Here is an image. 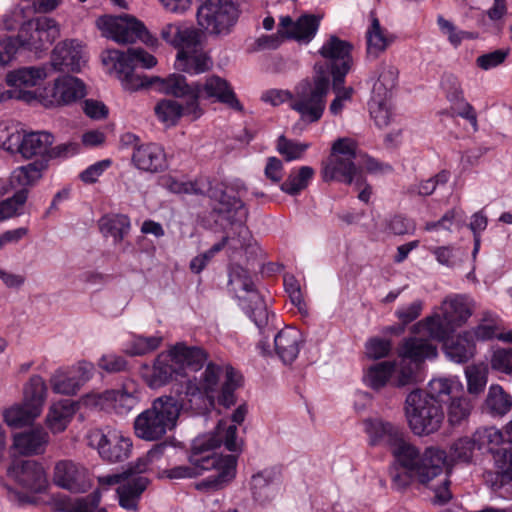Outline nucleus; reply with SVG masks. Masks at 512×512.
Returning a JSON list of instances; mask_svg holds the SVG:
<instances>
[{"mask_svg":"<svg viewBox=\"0 0 512 512\" xmlns=\"http://www.w3.org/2000/svg\"><path fill=\"white\" fill-rule=\"evenodd\" d=\"M54 142V136L49 132H20L16 131L7 138V149L19 152L29 159L38 157L44 159L48 155L49 147Z\"/></svg>","mask_w":512,"mask_h":512,"instance_id":"6ab92c4d","label":"nucleus"},{"mask_svg":"<svg viewBox=\"0 0 512 512\" xmlns=\"http://www.w3.org/2000/svg\"><path fill=\"white\" fill-rule=\"evenodd\" d=\"M363 426L372 446L383 445L391 449L404 434L401 428L380 418L365 419Z\"/></svg>","mask_w":512,"mask_h":512,"instance_id":"cd10ccee","label":"nucleus"},{"mask_svg":"<svg viewBox=\"0 0 512 512\" xmlns=\"http://www.w3.org/2000/svg\"><path fill=\"white\" fill-rule=\"evenodd\" d=\"M444 342V352L446 356L455 363H466L473 358L476 345L473 342V335L470 331H464L455 338L448 339Z\"/></svg>","mask_w":512,"mask_h":512,"instance_id":"2f4dec72","label":"nucleus"},{"mask_svg":"<svg viewBox=\"0 0 512 512\" xmlns=\"http://www.w3.org/2000/svg\"><path fill=\"white\" fill-rule=\"evenodd\" d=\"M241 305L260 331L268 325L269 312L259 292H252L251 298L246 303L242 302Z\"/></svg>","mask_w":512,"mask_h":512,"instance_id":"8fccbe9b","label":"nucleus"},{"mask_svg":"<svg viewBox=\"0 0 512 512\" xmlns=\"http://www.w3.org/2000/svg\"><path fill=\"white\" fill-rule=\"evenodd\" d=\"M86 94V85L81 79L63 75L41 89L40 103L47 108L64 106L82 99Z\"/></svg>","mask_w":512,"mask_h":512,"instance_id":"f3484780","label":"nucleus"},{"mask_svg":"<svg viewBox=\"0 0 512 512\" xmlns=\"http://www.w3.org/2000/svg\"><path fill=\"white\" fill-rule=\"evenodd\" d=\"M457 387L458 384L450 379H433L429 382L428 390L424 392V395L434 399L438 404H441L451 399V394Z\"/></svg>","mask_w":512,"mask_h":512,"instance_id":"5fc2aeb1","label":"nucleus"},{"mask_svg":"<svg viewBox=\"0 0 512 512\" xmlns=\"http://www.w3.org/2000/svg\"><path fill=\"white\" fill-rule=\"evenodd\" d=\"M405 404L408 425L415 435H429L440 428L444 419L442 406L423 391L413 390Z\"/></svg>","mask_w":512,"mask_h":512,"instance_id":"9b49d317","label":"nucleus"},{"mask_svg":"<svg viewBox=\"0 0 512 512\" xmlns=\"http://www.w3.org/2000/svg\"><path fill=\"white\" fill-rule=\"evenodd\" d=\"M75 411L76 403L70 399H64L54 403L50 407L46 417L48 427L53 433L64 431Z\"/></svg>","mask_w":512,"mask_h":512,"instance_id":"4c0bfd02","label":"nucleus"},{"mask_svg":"<svg viewBox=\"0 0 512 512\" xmlns=\"http://www.w3.org/2000/svg\"><path fill=\"white\" fill-rule=\"evenodd\" d=\"M163 338L161 336L134 335L127 344L125 353L129 356H142L158 349Z\"/></svg>","mask_w":512,"mask_h":512,"instance_id":"603ef678","label":"nucleus"},{"mask_svg":"<svg viewBox=\"0 0 512 512\" xmlns=\"http://www.w3.org/2000/svg\"><path fill=\"white\" fill-rule=\"evenodd\" d=\"M47 386L39 375H33L23 389V402L4 412L7 425L19 428L30 424L41 414L46 399Z\"/></svg>","mask_w":512,"mask_h":512,"instance_id":"4468645a","label":"nucleus"},{"mask_svg":"<svg viewBox=\"0 0 512 512\" xmlns=\"http://www.w3.org/2000/svg\"><path fill=\"white\" fill-rule=\"evenodd\" d=\"M28 29H34L38 33V47L40 52L49 48V46L59 36V29L56 21L46 16H39L27 21Z\"/></svg>","mask_w":512,"mask_h":512,"instance_id":"a19ab883","label":"nucleus"},{"mask_svg":"<svg viewBox=\"0 0 512 512\" xmlns=\"http://www.w3.org/2000/svg\"><path fill=\"white\" fill-rule=\"evenodd\" d=\"M351 50L352 45L349 42L331 36L319 51L325 61L316 63L315 66H321L323 74H326L328 79L332 76L335 89L344 83L350 69Z\"/></svg>","mask_w":512,"mask_h":512,"instance_id":"dca6fc26","label":"nucleus"},{"mask_svg":"<svg viewBox=\"0 0 512 512\" xmlns=\"http://www.w3.org/2000/svg\"><path fill=\"white\" fill-rule=\"evenodd\" d=\"M314 174L315 171L310 166H302L298 169H293L287 179L280 185V189L288 195H298L302 190L307 188Z\"/></svg>","mask_w":512,"mask_h":512,"instance_id":"de8ad7c7","label":"nucleus"},{"mask_svg":"<svg viewBox=\"0 0 512 512\" xmlns=\"http://www.w3.org/2000/svg\"><path fill=\"white\" fill-rule=\"evenodd\" d=\"M278 472L265 469L252 476L251 491L255 501L263 504L275 497L279 489Z\"/></svg>","mask_w":512,"mask_h":512,"instance_id":"473e14b6","label":"nucleus"},{"mask_svg":"<svg viewBox=\"0 0 512 512\" xmlns=\"http://www.w3.org/2000/svg\"><path fill=\"white\" fill-rule=\"evenodd\" d=\"M108 60L113 64L125 89L136 91L153 85L159 87V81L154 80V77L148 79L137 71L139 67L149 69L157 64L156 58L144 49L129 48L127 52L109 50Z\"/></svg>","mask_w":512,"mask_h":512,"instance_id":"1a4fd4ad","label":"nucleus"},{"mask_svg":"<svg viewBox=\"0 0 512 512\" xmlns=\"http://www.w3.org/2000/svg\"><path fill=\"white\" fill-rule=\"evenodd\" d=\"M203 32L182 23L178 43L175 66L186 73L197 75L208 71L212 66L211 58L202 51Z\"/></svg>","mask_w":512,"mask_h":512,"instance_id":"f8f14e48","label":"nucleus"},{"mask_svg":"<svg viewBox=\"0 0 512 512\" xmlns=\"http://www.w3.org/2000/svg\"><path fill=\"white\" fill-rule=\"evenodd\" d=\"M417 370L418 367L402 361L400 369L395 371V376L391 379L392 385L402 388L415 384L417 381Z\"/></svg>","mask_w":512,"mask_h":512,"instance_id":"e2e57ef3","label":"nucleus"},{"mask_svg":"<svg viewBox=\"0 0 512 512\" xmlns=\"http://www.w3.org/2000/svg\"><path fill=\"white\" fill-rule=\"evenodd\" d=\"M141 376L150 388H160L181 377V367H177L170 349L168 353H160L152 366L142 365Z\"/></svg>","mask_w":512,"mask_h":512,"instance_id":"412c9836","label":"nucleus"},{"mask_svg":"<svg viewBox=\"0 0 512 512\" xmlns=\"http://www.w3.org/2000/svg\"><path fill=\"white\" fill-rule=\"evenodd\" d=\"M207 194L215 202L212 212L232 226L231 232L228 233L229 249L235 252L247 248L252 236L246 225L248 210L243 201L221 185L209 187Z\"/></svg>","mask_w":512,"mask_h":512,"instance_id":"423d86ee","label":"nucleus"},{"mask_svg":"<svg viewBox=\"0 0 512 512\" xmlns=\"http://www.w3.org/2000/svg\"><path fill=\"white\" fill-rule=\"evenodd\" d=\"M54 483L72 493H84L90 486L88 471L72 460L58 461L54 467Z\"/></svg>","mask_w":512,"mask_h":512,"instance_id":"5701e85b","label":"nucleus"},{"mask_svg":"<svg viewBox=\"0 0 512 512\" xmlns=\"http://www.w3.org/2000/svg\"><path fill=\"white\" fill-rule=\"evenodd\" d=\"M130 219L123 214L107 215L99 220V228L104 236H111L120 242L130 230Z\"/></svg>","mask_w":512,"mask_h":512,"instance_id":"37998d69","label":"nucleus"},{"mask_svg":"<svg viewBox=\"0 0 512 512\" xmlns=\"http://www.w3.org/2000/svg\"><path fill=\"white\" fill-rule=\"evenodd\" d=\"M488 366L481 363L468 366L465 370L469 394L478 396L484 392L488 381Z\"/></svg>","mask_w":512,"mask_h":512,"instance_id":"3c124183","label":"nucleus"},{"mask_svg":"<svg viewBox=\"0 0 512 512\" xmlns=\"http://www.w3.org/2000/svg\"><path fill=\"white\" fill-rule=\"evenodd\" d=\"M38 37L37 31L34 29H28L27 22H25L20 27L19 32L14 39L18 41L19 49L23 48L38 54L40 52V48L38 47Z\"/></svg>","mask_w":512,"mask_h":512,"instance_id":"0e129e2a","label":"nucleus"},{"mask_svg":"<svg viewBox=\"0 0 512 512\" xmlns=\"http://www.w3.org/2000/svg\"><path fill=\"white\" fill-rule=\"evenodd\" d=\"M182 405L173 396H160L134 420L135 435L145 441H158L175 428Z\"/></svg>","mask_w":512,"mask_h":512,"instance_id":"0eeeda50","label":"nucleus"},{"mask_svg":"<svg viewBox=\"0 0 512 512\" xmlns=\"http://www.w3.org/2000/svg\"><path fill=\"white\" fill-rule=\"evenodd\" d=\"M390 451L395 463L414 472L417 482L424 485L443 473L447 461L446 451L438 447L430 446L420 453L416 446L406 440L405 433Z\"/></svg>","mask_w":512,"mask_h":512,"instance_id":"39448f33","label":"nucleus"},{"mask_svg":"<svg viewBox=\"0 0 512 512\" xmlns=\"http://www.w3.org/2000/svg\"><path fill=\"white\" fill-rule=\"evenodd\" d=\"M309 145L286 138L284 135L278 137L276 149L286 161L300 159Z\"/></svg>","mask_w":512,"mask_h":512,"instance_id":"bf43d9fd","label":"nucleus"},{"mask_svg":"<svg viewBox=\"0 0 512 512\" xmlns=\"http://www.w3.org/2000/svg\"><path fill=\"white\" fill-rule=\"evenodd\" d=\"M389 474L392 481V487L398 491H403L408 488L413 481L416 480V474L410 469L402 468L398 464H394L389 469Z\"/></svg>","mask_w":512,"mask_h":512,"instance_id":"680f3d73","label":"nucleus"},{"mask_svg":"<svg viewBox=\"0 0 512 512\" xmlns=\"http://www.w3.org/2000/svg\"><path fill=\"white\" fill-rule=\"evenodd\" d=\"M47 167L46 159H36L25 166L18 167L12 174V183L23 188L33 186L42 177Z\"/></svg>","mask_w":512,"mask_h":512,"instance_id":"a18cd8bd","label":"nucleus"},{"mask_svg":"<svg viewBox=\"0 0 512 512\" xmlns=\"http://www.w3.org/2000/svg\"><path fill=\"white\" fill-rule=\"evenodd\" d=\"M131 160L137 169L148 173L162 172L168 166L166 153L163 147L157 143L137 145Z\"/></svg>","mask_w":512,"mask_h":512,"instance_id":"a878e982","label":"nucleus"},{"mask_svg":"<svg viewBox=\"0 0 512 512\" xmlns=\"http://www.w3.org/2000/svg\"><path fill=\"white\" fill-rule=\"evenodd\" d=\"M478 450H486L493 457L497 448L512 445L510 441H504L502 432L495 427L479 428L473 433Z\"/></svg>","mask_w":512,"mask_h":512,"instance_id":"49530a36","label":"nucleus"},{"mask_svg":"<svg viewBox=\"0 0 512 512\" xmlns=\"http://www.w3.org/2000/svg\"><path fill=\"white\" fill-rule=\"evenodd\" d=\"M367 38V53L369 56H373L377 58L378 55L385 51L387 47L393 41L392 38H389L385 30L382 29L379 20L376 17H373L371 26L366 33Z\"/></svg>","mask_w":512,"mask_h":512,"instance_id":"09e8293b","label":"nucleus"},{"mask_svg":"<svg viewBox=\"0 0 512 512\" xmlns=\"http://www.w3.org/2000/svg\"><path fill=\"white\" fill-rule=\"evenodd\" d=\"M483 408L492 417H503L512 409V396L502 386L493 384L489 387Z\"/></svg>","mask_w":512,"mask_h":512,"instance_id":"58836bf2","label":"nucleus"},{"mask_svg":"<svg viewBox=\"0 0 512 512\" xmlns=\"http://www.w3.org/2000/svg\"><path fill=\"white\" fill-rule=\"evenodd\" d=\"M51 386L55 393L73 395L80 389L81 385L76 380L75 375H67L63 371H57L51 377Z\"/></svg>","mask_w":512,"mask_h":512,"instance_id":"13d9d810","label":"nucleus"},{"mask_svg":"<svg viewBox=\"0 0 512 512\" xmlns=\"http://www.w3.org/2000/svg\"><path fill=\"white\" fill-rule=\"evenodd\" d=\"M46 77L47 71L43 66L21 67L7 73L6 83L10 87L30 88L38 85Z\"/></svg>","mask_w":512,"mask_h":512,"instance_id":"e433bc0d","label":"nucleus"},{"mask_svg":"<svg viewBox=\"0 0 512 512\" xmlns=\"http://www.w3.org/2000/svg\"><path fill=\"white\" fill-rule=\"evenodd\" d=\"M98 366L108 373H119L128 369V362L122 356L107 354L99 359Z\"/></svg>","mask_w":512,"mask_h":512,"instance_id":"69168bd1","label":"nucleus"},{"mask_svg":"<svg viewBox=\"0 0 512 512\" xmlns=\"http://www.w3.org/2000/svg\"><path fill=\"white\" fill-rule=\"evenodd\" d=\"M512 350L498 349L493 353L491 359V366L494 370H498L504 373L512 372Z\"/></svg>","mask_w":512,"mask_h":512,"instance_id":"774afa93","label":"nucleus"},{"mask_svg":"<svg viewBox=\"0 0 512 512\" xmlns=\"http://www.w3.org/2000/svg\"><path fill=\"white\" fill-rule=\"evenodd\" d=\"M391 350V341L382 338H372L366 344V354L369 358L380 359L386 357Z\"/></svg>","mask_w":512,"mask_h":512,"instance_id":"338daca9","label":"nucleus"},{"mask_svg":"<svg viewBox=\"0 0 512 512\" xmlns=\"http://www.w3.org/2000/svg\"><path fill=\"white\" fill-rule=\"evenodd\" d=\"M139 403L137 394L125 390L116 391L113 398V409L119 415H127Z\"/></svg>","mask_w":512,"mask_h":512,"instance_id":"052dcab7","label":"nucleus"},{"mask_svg":"<svg viewBox=\"0 0 512 512\" xmlns=\"http://www.w3.org/2000/svg\"><path fill=\"white\" fill-rule=\"evenodd\" d=\"M472 404L466 397H453L448 408V421L451 425H459L467 420Z\"/></svg>","mask_w":512,"mask_h":512,"instance_id":"4d7b16f0","label":"nucleus"},{"mask_svg":"<svg viewBox=\"0 0 512 512\" xmlns=\"http://www.w3.org/2000/svg\"><path fill=\"white\" fill-rule=\"evenodd\" d=\"M159 81L158 90L162 93L172 95L177 98H186V104L181 105L173 99H162L154 107L157 118L169 125H175L182 116H188L191 120H196L203 114L199 106L200 86L189 85L187 79L182 74H171L166 78L155 77Z\"/></svg>","mask_w":512,"mask_h":512,"instance_id":"20e7f679","label":"nucleus"},{"mask_svg":"<svg viewBox=\"0 0 512 512\" xmlns=\"http://www.w3.org/2000/svg\"><path fill=\"white\" fill-rule=\"evenodd\" d=\"M240 15L232 0H203L197 11L198 24L212 36L229 35Z\"/></svg>","mask_w":512,"mask_h":512,"instance_id":"ddd939ff","label":"nucleus"},{"mask_svg":"<svg viewBox=\"0 0 512 512\" xmlns=\"http://www.w3.org/2000/svg\"><path fill=\"white\" fill-rule=\"evenodd\" d=\"M96 25L103 36L119 44H130L140 40L152 45L156 41L141 21L128 14L101 16L96 20Z\"/></svg>","mask_w":512,"mask_h":512,"instance_id":"2eb2a0df","label":"nucleus"},{"mask_svg":"<svg viewBox=\"0 0 512 512\" xmlns=\"http://www.w3.org/2000/svg\"><path fill=\"white\" fill-rule=\"evenodd\" d=\"M86 64L83 46L77 40H65L58 43L51 55V65L60 72H80Z\"/></svg>","mask_w":512,"mask_h":512,"instance_id":"b1692460","label":"nucleus"},{"mask_svg":"<svg viewBox=\"0 0 512 512\" xmlns=\"http://www.w3.org/2000/svg\"><path fill=\"white\" fill-rule=\"evenodd\" d=\"M477 449V444L473 435L471 437H461L455 440L446 453L447 461L445 468H448L453 463H470L473 459L474 451Z\"/></svg>","mask_w":512,"mask_h":512,"instance_id":"79ce46f5","label":"nucleus"},{"mask_svg":"<svg viewBox=\"0 0 512 512\" xmlns=\"http://www.w3.org/2000/svg\"><path fill=\"white\" fill-rule=\"evenodd\" d=\"M93 441L102 459L117 463L129 458L132 451V440L117 430H108L106 433L96 432Z\"/></svg>","mask_w":512,"mask_h":512,"instance_id":"aec40b11","label":"nucleus"},{"mask_svg":"<svg viewBox=\"0 0 512 512\" xmlns=\"http://www.w3.org/2000/svg\"><path fill=\"white\" fill-rule=\"evenodd\" d=\"M320 18L312 14H304L294 21L290 16H282L279 22V33L286 39L299 42H310L316 35Z\"/></svg>","mask_w":512,"mask_h":512,"instance_id":"393cba45","label":"nucleus"},{"mask_svg":"<svg viewBox=\"0 0 512 512\" xmlns=\"http://www.w3.org/2000/svg\"><path fill=\"white\" fill-rule=\"evenodd\" d=\"M312 80H302L294 89L290 107L300 115L305 123L318 122L326 108V98L330 88V79L323 74L321 66H314Z\"/></svg>","mask_w":512,"mask_h":512,"instance_id":"6e6552de","label":"nucleus"},{"mask_svg":"<svg viewBox=\"0 0 512 512\" xmlns=\"http://www.w3.org/2000/svg\"><path fill=\"white\" fill-rule=\"evenodd\" d=\"M192 85L200 86V96L204 93L205 98H215L218 102L238 112H242L244 109L229 82L217 75L208 77L203 85L199 83Z\"/></svg>","mask_w":512,"mask_h":512,"instance_id":"bb28decb","label":"nucleus"},{"mask_svg":"<svg viewBox=\"0 0 512 512\" xmlns=\"http://www.w3.org/2000/svg\"><path fill=\"white\" fill-rule=\"evenodd\" d=\"M174 362L181 367V377L186 376V370L198 371L207 360V353L200 347L176 344L172 349Z\"/></svg>","mask_w":512,"mask_h":512,"instance_id":"7c9ffc66","label":"nucleus"},{"mask_svg":"<svg viewBox=\"0 0 512 512\" xmlns=\"http://www.w3.org/2000/svg\"><path fill=\"white\" fill-rule=\"evenodd\" d=\"M364 169L377 172L391 171L392 167L366 157L358 150L354 140L339 138L333 143L329 157L322 163L321 174L325 182L334 180L348 185L354 183L361 189L358 199L367 203L371 196V187L366 184Z\"/></svg>","mask_w":512,"mask_h":512,"instance_id":"f03ea898","label":"nucleus"},{"mask_svg":"<svg viewBox=\"0 0 512 512\" xmlns=\"http://www.w3.org/2000/svg\"><path fill=\"white\" fill-rule=\"evenodd\" d=\"M224 429L223 437L202 436L196 438L188 453V465L175 466L161 472V477L170 480L191 479L203 475L208 471H215L206 479L198 482L195 487L199 491L219 490L234 479L236 475L237 457L235 455H222L215 449L224 444L231 452H236L238 446L235 441V426L225 427L219 425V431Z\"/></svg>","mask_w":512,"mask_h":512,"instance_id":"f257e3e1","label":"nucleus"},{"mask_svg":"<svg viewBox=\"0 0 512 512\" xmlns=\"http://www.w3.org/2000/svg\"><path fill=\"white\" fill-rule=\"evenodd\" d=\"M396 371V365L391 361L376 363L368 368L364 375V382L373 390L383 388L392 379Z\"/></svg>","mask_w":512,"mask_h":512,"instance_id":"c03bdc74","label":"nucleus"},{"mask_svg":"<svg viewBox=\"0 0 512 512\" xmlns=\"http://www.w3.org/2000/svg\"><path fill=\"white\" fill-rule=\"evenodd\" d=\"M304 338L300 330L286 327L274 335V350L284 364L293 363L303 346Z\"/></svg>","mask_w":512,"mask_h":512,"instance_id":"c85d7f7f","label":"nucleus"},{"mask_svg":"<svg viewBox=\"0 0 512 512\" xmlns=\"http://www.w3.org/2000/svg\"><path fill=\"white\" fill-rule=\"evenodd\" d=\"M228 285L241 303H246L252 292H258L249 271L238 264H233L229 268Z\"/></svg>","mask_w":512,"mask_h":512,"instance_id":"c9c22d12","label":"nucleus"},{"mask_svg":"<svg viewBox=\"0 0 512 512\" xmlns=\"http://www.w3.org/2000/svg\"><path fill=\"white\" fill-rule=\"evenodd\" d=\"M399 355L403 362L419 368L425 359H433L437 356V348L426 339L412 337L406 339L401 345Z\"/></svg>","mask_w":512,"mask_h":512,"instance_id":"c756f323","label":"nucleus"},{"mask_svg":"<svg viewBox=\"0 0 512 512\" xmlns=\"http://www.w3.org/2000/svg\"><path fill=\"white\" fill-rule=\"evenodd\" d=\"M127 480L126 483L117 488L119 505L126 510L137 511L139 499L150 481L140 474H136Z\"/></svg>","mask_w":512,"mask_h":512,"instance_id":"72a5a7b5","label":"nucleus"},{"mask_svg":"<svg viewBox=\"0 0 512 512\" xmlns=\"http://www.w3.org/2000/svg\"><path fill=\"white\" fill-rule=\"evenodd\" d=\"M493 471L485 475L486 483L501 497L512 496V445L493 452Z\"/></svg>","mask_w":512,"mask_h":512,"instance_id":"a211bd4d","label":"nucleus"},{"mask_svg":"<svg viewBox=\"0 0 512 512\" xmlns=\"http://www.w3.org/2000/svg\"><path fill=\"white\" fill-rule=\"evenodd\" d=\"M240 386V376L230 366L223 367L208 363L199 383L188 380L185 386V399L197 414L214 408L215 403L229 408L236 404L235 391Z\"/></svg>","mask_w":512,"mask_h":512,"instance_id":"7ed1b4c3","label":"nucleus"},{"mask_svg":"<svg viewBox=\"0 0 512 512\" xmlns=\"http://www.w3.org/2000/svg\"><path fill=\"white\" fill-rule=\"evenodd\" d=\"M472 308L466 297L455 296L442 304V314H436L420 321L417 327L431 339L444 341L457 328L467 322Z\"/></svg>","mask_w":512,"mask_h":512,"instance_id":"9d476101","label":"nucleus"},{"mask_svg":"<svg viewBox=\"0 0 512 512\" xmlns=\"http://www.w3.org/2000/svg\"><path fill=\"white\" fill-rule=\"evenodd\" d=\"M7 474L23 488L34 493H42L48 487L44 468L34 460L13 461L7 469Z\"/></svg>","mask_w":512,"mask_h":512,"instance_id":"4be33fe9","label":"nucleus"},{"mask_svg":"<svg viewBox=\"0 0 512 512\" xmlns=\"http://www.w3.org/2000/svg\"><path fill=\"white\" fill-rule=\"evenodd\" d=\"M398 74V69L394 65L381 63L378 68V79L372 89L373 98L385 101L397 84Z\"/></svg>","mask_w":512,"mask_h":512,"instance_id":"ea45409f","label":"nucleus"},{"mask_svg":"<svg viewBox=\"0 0 512 512\" xmlns=\"http://www.w3.org/2000/svg\"><path fill=\"white\" fill-rule=\"evenodd\" d=\"M28 198V189L18 190L12 197L0 202V221L21 215V209Z\"/></svg>","mask_w":512,"mask_h":512,"instance_id":"6e6d98bb","label":"nucleus"},{"mask_svg":"<svg viewBox=\"0 0 512 512\" xmlns=\"http://www.w3.org/2000/svg\"><path fill=\"white\" fill-rule=\"evenodd\" d=\"M169 447L167 441L156 443L146 454L145 457L138 458L136 462L130 463L127 466L125 475H136L142 474L148 469V465L154 461L159 460L165 453V450Z\"/></svg>","mask_w":512,"mask_h":512,"instance_id":"864d4df0","label":"nucleus"},{"mask_svg":"<svg viewBox=\"0 0 512 512\" xmlns=\"http://www.w3.org/2000/svg\"><path fill=\"white\" fill-rule=\"evenodd\" d=\"M49 435L42 427L32 428L14 436L13 446L23 455L41 454L48 444Z\"/></svg>","mask_w":512,"mask_h":512,"instance_id":"f704fd0d","label":"nucleus"}]
</instances>
